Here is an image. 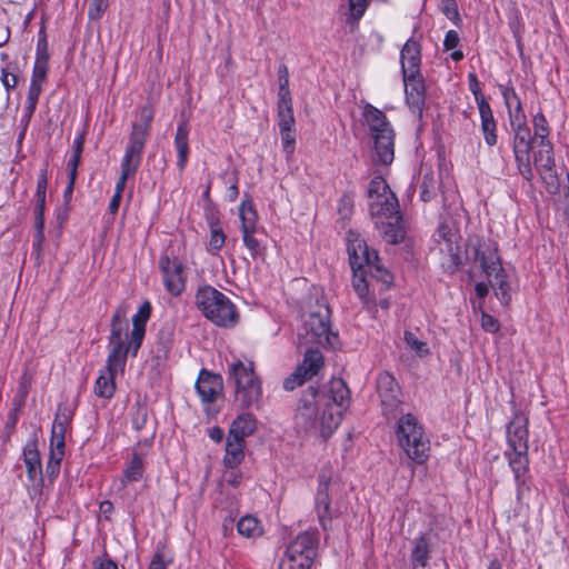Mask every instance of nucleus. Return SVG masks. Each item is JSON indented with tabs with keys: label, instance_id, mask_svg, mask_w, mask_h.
<instances>
[{
	"label": "nucleus",
	"instance_id": "17",
	"mask_svg": "<svg viewBox=\"0 0 569 569\" xmlns=\"http://www.w3.org/2000/svg\"><path fill=\"white\" fill-rule=\"evenodd\" d=\"M407 104L419 119L426 103V89L421 73L402 74Z\"/></svg>",
	"mask_w": 569,
	"mask_h": 569
},
{
	"label": "nucleus",
	"instance_id": "19",
	"mask_svg": "<svg viewBox=\"0 0 569 569\" xmlns=\"http://www.w3.org/2000/svg\"><path fill=\"white\" fill-rule=\"evenodd\" d=\"M131 423L139 433L137 440L139 443L149 445L156 435L154 425L148 418V407L141 401H137L131 412Z\"/></svg>",
	"mask_w": 569,
	"mask_h": 569
},
{
	"label": "nucleus",
	"instance_id": "27",
	"mask_svg": "<svg viewBox=\"0 0 569 569\" xmlns=\"http://www.w3.org/2000/svg\"><path fill=\"white\" fill-rule=\"evenodd\" d=\"M244 441L227 436L226 453L223 457V463L227 468L238 467L244 458Z\"/></svg>",
	"mask_w": 569,
	"mask_h": 569
},
{
	"label": "nucleus",
	"instance_id": "1",
	"mask_svg": "<svg viewBox=\"0 0 569 569\" xmlns=\"http://www.w3.org/2000/svg\"><path fill=\"white\" fill-rule=\"evenodd\" d=\"M370 217L381 238L391 244L405 240L407 230L399 202L382 177H375L367 190Z\"/></svg>",
	"mask_w": 569,
	"mask_h": 569
},
{
	"label": "nucleus",
	"instance_id": "57",
	"mask_svg": "<svg viewBox=\"0 0 569 569\" xmlns=\"http://www.w3.org/2000/svg\"><path fill=\"white\" fill-rule=\"evenodd\" d=\"M502 96L508 110H511L513 107H518L521 102L516 91L511 88H505Z\"/></svg>",
	"mask_w": 569,
	"mask_h": 569
},
{
	"label": "nucleus",
	"instance_id": "25",
	"mask_svg": "<svg viewBox=\"0 0 569 569\" xmlns=\"http://www.w3.org/2000/svg\"><path fill=\"white\" fill-rule=\"evenodd\" d=\"M174 146L178 152L177 166L180 171L186 168L189 157V127L187 121H182L174 136Z\"/></svg>",
	"mask_w": 569,
	"mask_h": 569
},
{
	"label": "nucleus",
	"instance_id": "11",
	"mask_svg": "<svg viewBox=\"0 0 569 569\" xmlns=\"http://www.w3.org/2000/svg\"><path fill=\"white\" fill-rule=\"evenodd\" d=\"M298 339L301 346H335L337 336L330 330L328 307L318 306L309 312L298 332Z\"/></svg>",
	"mask_w": 569,
	"mask_h": 569
},
{
	"label": "nucleus",
	"instance_id": "3",
	"mask_svg": "<svg viewBox=\"0 0 569 569\" xmlns=\"http://www.w3.org/2000/svg\"><path fill=\"white\" fill-rule=\"evenodd\" d=\"M152 119L153 109L150 106H143L140 109V121L132 124L129 141L121 162L120 177L114 189L116 194L122 196L127 180L138 170Z\"/></svg>",
	"mask_w": 569,
	"mask_h": 569
},
{
	"label": "nucleus",
	"instance_id": "45",
	"mask_svg": "<svg viewBox=\"0 0 569 569\" xmlns=\"http://www.w3.org/2000/svg\"><path fill=\"white\" fill-rule=\"evenodd\" d=\"M535 140L546 141L549 136L548 122L542 113L533 117Z\"/></svg>",
	"mask_w": 569,
	"mask_h": 569
},
{
	"label": "nucleus",
	"instance_id": "46",
	"mask_svg": "<svg viewBox=\"0 0 569 569\" xmlns=\"http://www.w3.org/2000/svg\"><path fill=\"white\" fill-rule=\"evenodd\" d=\"M40 93H41V84L30 82L28 98H27V102H28L27 119L28 120L30 119V117L32 116V113L36 109Z\"/></svg>",
	"mask_w": 569,
	"mask_h": 569
},
{
	"label": "nucleus",
	"instance_id": "47",
	"mask_svg": "<svg viewBox=\"0 0 569 569\" xmlns=\"http://www.w3.org/2000/svg\"><path fill=\"white\" fill-rule=\"evenodd\" d=\"M405 340L407 342V345L416 351V353L419 356V357H422V356H426L429 353V349L427 348V343L419 340L413 333L411 332H406L405 333Z\"/></svg>",
	"mask_w": 569,
	"mask_h": 569
},
{
	"label": "nucleus",
	"instance_id": "41",
	"mask_svg": "<svg viewBox=\"0 0 569 569\" xmlns=\"http://www.w3.org/2000/svg\"><path fill=\"white\" fill-rule=\"evenodd\" d=\"M63 455H64V449L51 448L50 459L46 467L47 476L51 480H53L59 473L60 462L62 460Z\"/></svg>",
	"mask_w": 569,
	"mask_h": 569
},
{
	"label": "nucleus",
	"instance_id": "64",
	"mask_svg": "<svg viewBox=\"0 0 569 569\" xmlns=\"http://www.w3.org/2000/svg\"><path fill=\"white\" fill-rule=\"evenodd\" d=\"M2 83L3 86L7 88V89H12L17 86L18 83V78L16 74L13 73H10L6 70L2 71Z\"/></svg>",
	"mask_w": 569,
	"mask_h": 569
},
{
	"label": "nucleus",
	"instance_id": "36",
	"mask_svg": "<svg viewBox=\"0 0 569 569\" xmlns=\"http://www.w3.org/2000/svg\"><path fill=\"white\" fill-rule=\"evenodd\" d=\"M429 559V542L425 536H420L413 541L411 560L421 567H426Z\"/></svg>",
	"mask_w": 569,
	"mask_h": 569
},
{
	"label": "nucleus",
	"instance_id": "26",
	"mask_svg": "<svg viewBox=\"0 0 569 569\" xmlns=\"http://www.w3.org/2000/svg\"><path fill=\"white\" fill-rule=\"evenodd\" d=\"M23 461L30 481H42L40 455L34 443H28L23 449Z\"/></svg>",
	"mask_w": 569,
	"mask_h": 569
},
{
	"label": "nucleus",
	"instance_id": "32",
	"mask_svg": "<svg viewBox=\"0 0 569 569\" xmlns=\"http://www.w3.org/2000/svg\"><path fill=\"white\" fill-rule=\"evenodd\" d=\"M533 161L539 171L551 172L555 167L552 146L549 140L539 141V150L535 152Z\"/></svg>",
	"mask_w": 569,
	"mask_h": 569
},
{
	"label": "nucleus",
	"instance_id": "37",
	"mask_svg": "<svg viewBox=\"0 0 569 569\" xmlns=\"http://www.w3.org/2000/svg\"><path fill=\"white\" fill-rule=\"evenodd\" d=\"M210 227V240L208 244V250L211 253H217L224 244L226 234L222 231V228L219 224L217 219L211 218L209 220Z\"/></svg>",
	"mask_w": 569,
	"mask_h": 569
},
{
	"label": "nucleus",
	"instance_id": "29",
	"mask_svg": "<svg viewBox=\"0 0 569 569\" xmlns=\"http://www.w3.org/2000/svg\"><path fill=\"white\" fill-rule=\"evenodd\" d=\"M323 366V356L318 349H308L305 353V358L301 365L297 368L311 379L316 376Z\"/></svg>",
	"mask_w": 569,
	"mask_h": 569
},
{
	"label": "nucleus",
	"instance_id": "62",
	"mask_svg": "<svg viewBox=\"0 0 569 569\" xmlns=\"http://www.w3.org/2000/svg\"><path fill=\"white\" fill-rule=\"evenodd\" d=\"M168 563L169 562L163 559L162 553L157 552L153 556L148 569H167Z\"/></svg>",
	"mask_w": 569,
	"mask_h": 569
},
{
	"label": "nucleus",
	"instance_id": "49",
	"mask_svg": "<svg viewBox=\"0 0 569 569\" xmlns=\"http://www.w3.org/2000/svg\"><path fill=\"white\" fill-rule=\"evenodd\" d=\"M109 0H90L88 16L91 20H98L107 10Z\"/></svg>",
	"mask_w": 569,
	"mask_h": 569
},
{
	"label": "nucleus",
	"instance_id": "6",
	"mask_svg": "<svg viewBox=\"0 0 569 569\" xmlns=\"http://www.w3.org/2000/svg\"><path fill=\"white\" fill-rule=\"evenodd\" d=\"M151 315V306L148 301L141 305L138 312L132 317V330L129 332L127 319V307L120 306L112 316L110 335L117 328H121V341L123 351L136 357L146 335V325Z\"/></svg>",
	"mask_w": 569,
	"mask_h": 569
},
{
	"label": "nucleus",
	"instance_id": "22",
	"mask_svg": "<svg viewBox=\"0 0 569 569\" xmlns=\"http://www.w3.org/2000/svg\"><path fill=\"white\" fill-rule=\"evenodd\" d=\"M507 433L508 443L512 450L528 452V429L525 417L516 416L509 423Z\"/></svg>",
	"mask_w": 569,
	"mask_h": 569
},
{
	"label": "nucleus",
	"instance_id": "7",
	"mask_svg": "<svg viewBox=\"0 0 569 569\" xmlns=\"http://www.w3.org/2000/svg\"><path fill=\"white\" fill-rule=\"evenodd\" d=\"M196 305L202 315L218 327H231L238 320V312L230 299L213 287L199 288Z\"/></svg>",
	"mask_w": 569,
	"mask_h": 569
},
{
	"label": "nucleus",
	"instance_id": "53",
	"mask_svg": "<svg viewBox=\"0 0 569 569\" xmlns=\"http://www.w3.org/2000/svg\"><path fill=\"white\" fill-rule=\"evenodd\" d=\"M277 108H292L289 86H279Z\"/></svg>",
	"mask_w": 569,
	"mask_h": 569
},
{
	"label": "nucleus",
	"instance_id": "30",
	"mask_svg": "<svg viewBox=\"0 0 569 569\" xmlns=\"http://www.w3.org/2000/svg\"><path fill=\"white\" fill-rule=\"evenodd\" d=\"M369 6V0H348L346 16V24L350 31H356L359 27V21L363 17Z\"/></svg>",
	"mask_w": 569,
	"mask_h": 569
},
{
	"label": "nucleus",
	"instance_id": "16",
	"mask_svg": "<svg viewBox=\"0 0 569 569\" xmlns=\"http://www.w3.org/2000/svg\"><path fill=\"white\" fill-rule=\"evenodd\" d=\"M332 479L330 469H322L319 473V486L316 496V510L321 527L327 530L332 520L331 499L329 497V487Z\"/></svg>",
	"mask_w": 569,
	"mask_h": 569
},
{
	"label": "nucleus",
	"instance_id": "24",
	"mask_svg": "<svg viewBox=\"0 0 569 569\" xmlns=\"http://www.w3.org/2000/svg\"><path fill=\"white\" fill-rule=\"evenodd\" d=\"M320 393L327 396L335 409H340L342 412L349 406L350 391L346 382L340 378L331 379L329 391H320Z\"/></svg>",
	"mask_w": 569,
	"mask_h": 569
},
{
	"label": "nucleus",
	"instance_id": "40",
	"mask_svg": "<svg viewBox=\"0 0 569 569\" xmlns=\"http://www.w3.org/2000/svg\"><path fill=\"white\" fill-rule=\"evenodd\" d=\"M48 186V174L47 169H42L39 174L38 183H37V190H36V210L44 211V203H46V191Z\"/></svg>",
	"mask_w": 569,
	"mask_h": 569
},
{
	"label": "nucleus",
	"instance_id": "42",
	"mask_svg": "<svg viewBox=\"0 0 569 569\" xmlns=\"http://www.w3.org/2000/svg\"><path fill=\"white\" fill-rule=\"evenodd\" d=\"M278 126L280 131H289L295 129L296 120L292 108H277Z\"/></svg>",
	"mask_w": 569,
	"mask_h": 569
},
{
	"label": "nucleus",
	"instance_id": "33",
	"mask_svg": "<svg viewBox=\"0 0 569 569\" xmlns=\"http://www.w3.org/2000/svg\"><path fill=\"white\" fill-rule=\"evenodd\" d=\"M368 257H369V266L367 268L369 271V276L371 278L377 279L378 281H381V283L386 287L390 286L392 282V276L387 269H385L379 263V257H378L377 251L370 250L368 248Z\"/></svg>",
	"mask_w": 569,
	"mask_h": 569
},
{
	"label": "nucleus",
	"instance_id": "58",
	"mask_svg": "<svg viewBox=\"0 0 569 569\" xmlns=\"http://www.w3.org/2000/svg\"><path fill=\"white\" fill-rule=\"evenodd\" d=\"M481 327L483 330L488 332H497L500 328V325L496 318L490 315L482 313L481 316Z\"/></svg>",
	"mask_w": 569,
	"mask_h": 569
},
{
	"label": "nucleus",
	"instance_id": "52",
	"mask_svg": "<svg viewBox=\"0 0 569 569\" xmlns=\"http://www.w3.org/2000/svg\"><path fill=\"white\" fill-rule=\"evenodd\" d=\"M280 134H281L283 151L288 156H291L295 152V148H296L295 129H289V131H280Z\"/></svg>",
	"mask_w": 569,
	"mask_h": 569
},
{
	"label": "nucleus",
	"instance_id": "13",
	"mask_svg": "<svg viewBox=\"0 0 569 569\" xmlns=\"http://www.w3.org/2000/svg\"><path fill=\"white\" fill-rule=\"evenodd\" d=\"M317 548L318 539L316 536L310 532H303L288 546L282 559L300 569H309L317 555Z\"/></svg>",
	"mask_w": 569,
	"mask_h": 569
},
{
	"label": "nucleus",
	"instance_id": "44",
	"mask_svg": "<svg viewBox=\"0 0 569 569\" xmlns=\"http://www.w3.org/2000/svg\"><path fill=\"white\" fill-rule=\"evenodd\" d=\"M36 232H34V240H33V247L37 250H40L42 248V244L44 242V211L36 210Z\"/></svg>",
	"mask_w": 569,
	"mask_h": 569
},
{
	"label": "nucleus",
	"instance_id": "61",
	"mask_svg": "<svg viewBox=\"0 0 569 569\" xmlns=\"http://www.w3.org/2000/svg\"><path fill=\"white\" fill-rule=\"evenodd\" d=\"M81 161V156L72 154L69 162H68V169H69V178H77L78 174V167Z\"/></svg>",
	"mask_w": 569,
	"mask_h": 569
},
{
	"label": "nucleus",
	"instance_id": "35",
	"mask_svg": "<svg viewBox=\"0 0 569 569\" xmlns=\"http://www.w3.org/2000/svg\"><path fill=\"white\" fill-rule=\"evenodd\" d=\"M239 535L246 538H256L262 535L259 520L252 516H243L237 523Z\"/></svg>",
	"mask_w": 569,
	"mask_h": 569
},
{
	"label": "nucleus",
	"instance_id": "20",
	"mask_svg": "<svg viewBox=\"0 0 569 569\" xmlns=\"http://www.w3.org/2000/svg\"><path fill=\"white\" fill-rule=\"evenodd\" d=\"M196 390L203 402H214L223 390L221 376L201 370L196 382Z\"/></svg>",
	"mask_w": 569,
	"mask_h": 569
},
{
	"label": "nucleus",
	"instance_id": "43",
	"mask_svg": "<svg viewBox=\"0 0 569 569\" xmlns=\"http://www.w3.org/2000/svg\"><path fill=\"white\" fill-rule=\"evenodd\" d=\"M437 181L432 174H425L420 184V197L423 201H430L436 193Z\"/></svg>",
	"mask_w": 569,
	"mask_h": 569
},
{
	"label": "nucleus",
	"instance_id": "54",
	"mask_svg": "<svg viewBox=\"0 0 569 569\" xmlns=\"http://www.w3.org/2000/svg\"><path fill=\"white\" fill-rule=\"evenodd\" d=\"M47 71L48 66L43 64V61L34 62L31 82L42 84L46 79Z\"/></svg>",
	"mask_w": 569,
	"mask_h": 569
},
{
	"label": "nucleus",
	"instance_id": "9",
	"mask_svg": "<svg viewBox=\"0 0 569 569\" xmlns=\"http://www.w3.org/2000/svg\"><path fill=\"white\" fill-rule=\"evenodd\" d=\"M396 436L399 446L407 456L422 463L429 456V439L425 435L422 426L411 413L402 416L397 425Z\"/></svg>",
	"mask_w": 569,
	"mask_h": 569
},
{
	"label": "nucleus",
	"instance_id": "59",
	"mask_svg": "<svg viewBox=\"0 0 569 569\" xmlns=\"http://www.w3.org/2000/svg\"><path fill=\"white\" fill-rule=\"evenodd\" d=\"M254 231H242V239L244 246L252 252L256 253L259 248L258 240L253 237Z\"/></svg>",
	"mask_w": 569,
	"mask_h": 569
},
{
	"label": "nucleus",
	"instance_id": "10",
	"mask_svg": "<svg viewBox=\"0 0 569 569\" xmlns=\"http://www.w3.org/2000/svg\"><path fill=\"white\" fill-rule=\"evenodd\" d=\"M229 375L236 386V401L241 407L249 408L260 401L262 397L261 382L254 373L251 361L238 360L231 363Z\"/></svg>",
	"mask_w": 569,
	"mask_h": 569
},
{
	"label": "nucleus",
	"instance_id": "21",
	"mask_svg": "<svg viewBox=\"0 0 569 569\" xmlns=\"http://www.w3.org/2000/svg\"><path fill=\"white\" fill-rule=\"evenodd\" d=\"M72 420V411L67 407L59 406L51 428L50 447L64 449L66 432Z\"/></svg>",
	"mask_w": 569,
	"mask_h": 569
},
{
	"label": "nucleus",
	"instance_id": "60",
	"mask_svg": "<svg viewBox=\"0 0 569 569\" xmlns=\"http://www.w3.org/2000/svg\"><path fill=\"white\" fill-rule=\"evenodd\" d=\"M459 41H460V39H459L458 32L455 30H449L446 33V37L443 40V46H445L446 50H451V49H455L459 44Z\"/></svg>",
	"mask_w": 569,
	"mask_h": 569
},
{
	"label": "nucleus",
	"instance_id": "51",
	"mask_svg": "<svg viewBox=\"0 0 569 569\" xmlns=\"http://www.w3.org/2000/svg\"><path fill=\"white\" fill-rule=\"evenodd\" d=\"M338 212L342 219H349L353 212V200L349 194H343L338 204Z\"/></svg>",
	"mask_w": 569,
	"mask_h": 569
},
{
	"label": "nucleus",
	"instance_id": "12",
	"mask_svg": "<svg viewBox=\"0 0 569 569\" xmlns=\"http://www.w3.org/2000/svg\"><path fill=\"white\" fill-rule=\"evenodd\" d=\"M348 253L350 266L353 272L352 286L357 295L365 299L368 295V280L369 274V257L368 246L361 236L356 231H349L347 234Z\"/></svg>",
	"mask_w": 569,
	"mask_h": 569
},
{
	"label": "nucleus",
	"instance_id": "15",
	"mask_svg": "<svg viewBox=\"0 0 569 569\" xmlns=\"http://www.w3.org/2000/svg\"><path fill=\"white\" fill-rule=\"evenodd\" d=\"M377 391L380 397L383 413L395 417L401 406L400 387L389 372H382L378 376Z\"/></svg>",
	"mask_w": 569,
	"mask_h": 569
},
{
	"label": "nucleus",
	"instance_id": "4",
	"mask_svg": "<svg viewBox=\"0 0 569 569\" xmlns=\"http://www.w3.org/2000/svg\"><path fill=\"white\" fill-rule=\"evenodd\" d=\"M362 117L373 139V161L390 164L395 158V132L386 114L372 104L366 103Z\"/></svg>",
	"mask_w": 569,
	"mask_h": 569
},
{
	"label": "nucleus",
	"instance_id": "18",
	"mask_svg": "<svg viewBox=\"0 0 569 569\" xmlns=\"http://www.w3.org/2000/svg\"><path fill=\"white\" fill-rule=\"evenodd\" d=\"M159 266L163 273L167 290L172 296H179L186 286L182 263L177 259L171 260L168 256H162Z\"/></svg>",
	"mask_w": 569,
	"mask_h": 569
},
{
	"label": "nucleus",
	"instance_id": "2",
	"mask_svg": "<svg viewBox=\"0 0 569 569\" xmlns=\"http://www.w3.org/2000/svg\"><path fill=\"white\" fill-rule=\"evenodd\" d=\"M293 419L297 429L327 440L340 425L342 411L335 409L327 396L310 386L302 392Z\"/></svg>",
	"mask_w": 569,
	"mask_h": 569
},
{
	"label": "nucleus",
	"instance_id": "14",
	"mask_svg": "<svg viewBox=\"0 0 569 569\" xmlns=\"http://www.w3.org/2000/svg\"><path fill=\"white\" fill-rule=\"evenodd\" d=\"M513 131V153L520 174L528 181L532 179V169L530 166V149L533 139L527 124L511 126Z\"/></svg>",
	"mask_w": 569,
	"mask_h": 569
},
{
	"label": "nucleus",
	"instance_id": "55",
	"mask_svg": "<svg viewBox=\"0 0 569 569\" xmlns=\"http://www.w3.org/2000/svg\"><path fill=\"white\" fill-rule=\"evenodd\" d=\"M442 12L452 21L460 20L459 11L453 0H442Z\"/></svg>",
	"mask_w": 569,
	"mask_h": 569
},
{
	"label": "nucleus",
	"instance_id": "56",
	"mask_svg": "<svg viewBox=\"0 0 569 569\" xmlns=\"http://www.w3.org/2000/svg\"><path fill=\"white\" fill-rule=\"evenodd\" d=\"M508 112L511 126L526 123V114L523 113L521 102L518 107H513L511 110H508Z\"/></svg>",
	"mask_w": 569,
	"mask_h": 569
},
{
	"label": "nucleus",
	"instance_id": "50",
	"mask_svg": "<svg viewBox=\"0 0 569 569\" xmlns=\"http://www.w3.org/2000/svg\"><path fill=\"white\" fill-rule=\"evenodd\" d=\"M469 88H470V91L475 96V99H476V102L478 104V108H481L482 106L483 107L485 106H489V103L487 102L485 96L481 92L478 79H477L476 74H473V73L469 74Z\"/></svg>",
	"mask_w": 569,
	"mask_h": 569
},
{
	"label": "nucleus",
	"instance_id": "34",
	"mask_svg": "<svg viewBox=\"0 0 569 569\" xmlns=\"http://www.w3.org/2000/svg\"><path fill=\"white\" fill-rule=\"evenodd\" d=\"M242 231H256L258 216L251 201H242L239 208Z\"/></svg>",
	"mask_w": 569,
	"mask_h": 569
},
{
	"label": "nucleus",
	"instance_id": "39",
	"mask_svg": "<svg viewBox=\"0 0 569 569\" xmlns=\"http://www.w3.org/2000/svg\"><path fill=\"white\" fill-rule=\"evenodd\" d=\"M143 476V462L138 456H134L129 466L123 471L122 482L139 481Z\"/></svg>",
	"mask_w": 569,
	"mask_h": 569
},
{
	"label": "nucleus",
	"instance_id": "38",
	"mask_svg": "<svg viewBox=\"0 0 569 569\" xmlns=\"http://www.w3.org/2000/svg\"><path fill=\"white\" fill-rule=\"evenodd\" d=\"M509 465L515 472L516 479L519 480L528 469V456L527 452H520L519 450H512V455L509 457Z\"/></svg>",
	"mask_w": 569,
	"mask_h": 569
},
{
	"label": "nucleus",
	"instance_id": "63",
	"mask_svg": "<svg viewBox=\"0 0 569 569\" xmlns=\"http://www.w3.org/2000/svg\"><path fill=\"white\" fill-rule=\"evenodd\" d=\"M46 47H47V42L44 39L42 41L38 42V52H37L34 62L43 61V64L48 66L49 57H48Z\"/></svg>",
	"mask_w": 569,
	"mask_h": 569
},
{
	"label": "nucleus",
	"instance_id": "23",
	"mask_svg": "<svg viewBox=\"0 0 569 569\" xmlns=\"http://www.w3.org/2000/svg\"><path fill=\"white\" fill-rule=\"evenodd\" d=\"M402 74L420 73L421 47L418 41L409 39L400 54Z\"/></svg>",
	"mask_w": 569,
	"mask_h": 569
},
{
	"label": "nucleus",
	"instance_id": "48",
	"mask_svg": "<svg viewBox=\"0 0 569 569\" xmlns=\"http://www.w3.org/2000/svg\"><path fill=\"white\" fill-rule=\"evenodd\" d=\"M308 380L307 376L303 375L298 368L283 381V388L287 391H292L297 387L303 385Z\"/></svg>",
	"mask_w": 569,
	"mask_h": 569
},
{
	"label": "nucleus",
	"instance_id": "5",
	"mask_svg": "<svg viewBox=\"0 0 569 569\" xmlns=\"http://www.w3.org/2000/svg\"><path fill=\"white\" fill-rule=\"evenodd\" d=\"M470 254L489 278L490 286L493 288L497 298L502 305L508 306L511 301L510 286L497 248L493 244L478 242L471 246Z\"/></svg>",
	"mask_w": 569,
	"mask_h": 569
},
{
	"label": "nucleus",
	"instance_id": "28",
	"mask_svg": "<svg viewBox=\"0 0 569 569\" xmlns=\"http://www.w3.org/2000/svg\"><path fill=\"white\" fill-rule=\"evenodd\" d=\"M256 430V419L250 413H242L231 423L228 436L243 440Z\"/></svg>",
	"mask_w": 569,
	"mask_h": 569
},
{
	"label": "nucleus",
	"instance_id": "31",
	"mask_svg": "<svg viewBox=\"0 0 569 569\" xmlns=\"http://www.w3.org/2000/svg\"><path fill=\"white\" fill-rule=\"evenodd\" d=\"M479 109L481 119V130L485 137V141L488 146H495L497 143V124L493 119V114L490 106H482Z\"/></svg>",
	"mask_w": 569,
	"mask_h": 569
},
{
	"label": "nucleus",
	"instance_id": "8",
	"mask_svg": "<svg viewBox=\"0 0 569 569\" xmlns=\"http://www.w3.org/2000/svg\"><path fill=\"white\" fill-rule=\"evenodd\" d=\"M120 330L121 328H116L112 335L109 336L107 363L94 383V393L100 398L110 399L113 397L116 392L114 378L117 373L123 372L127 357L130 356L123 351Z\"/></svg>",
	"mask_w": 569,
	"mask_h": 569
}]
</instances>
